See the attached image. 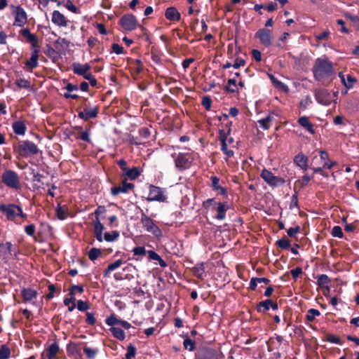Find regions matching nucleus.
<instances>
[{
    "instance_id": "9b49d317",
    "label": "nucleus",
    "mask_w": 359,
    "mask_h": 359,
    "mask_svg": "<svg viewBox=\"0 0 359 359\" xmlns=\"http://www.w3.org/2000/svg\"><path fill=\"white\" fill-rule=\"evenodd\" d=\"M315 97L318 103L325 106L329 105L332 102L331 94L325 89L316 90Z\"/></svg>"
},
{
    "instance_id": "2eb2a0df",
    "label": "nucleus",
    "mask_w": 359,
    "mask_h": 359,
    "mask_svg": "<svg viewBox=\"0 0 359 359\" xmlns=\"http://www.w3.org/2000/svg\"><path fill=\"white\" fill-rule=\"evenodd\" d=\"M133 188V184L128 183L126 182V181H123L121 185L112 187L111 189V192L113 196H116L121 193H128L130 190H132Z\"/></svg>"
},
{
    "instance_id": "e2e57ef3",
    "label": "nucleus",
    "mask_w": 359,
    "mask_h": 359,
    "mask_svg": "<svg viewBox=\"0 0 359 359\" xmlns=\"http://www.w3.org/2000/svg\"><path fill=\"white\" fill-rule=\"evenodd\" d=\"M77 309L81 311H85L88 309V305L87 302L79 300L77 302Z\"/></svg>"
},
{
    "instance_id": "e433bc0d",
    "label": "nucleus",
    "mask_w": 359,
    "mask_h": 359,
    "mask_svg": "<svg viewBox=\"0 0 359 359\" xmlns=\"http://www.w3.org/2000/svg\"><path fill=\"white\" fill-rule=\"evenodd\" d=\"M320 313L318 310L315 309H310L307 311L306 318L309 322H312L316 316H320Z\"/></svg>"
},
{
    "instance_id": "f03ea898",
    "label": "nucleus",
    "mask_w": 359,
    "mask_h": 359,
    "mask_svg": "<svg viewBox=\"0 0 359 359\" xmlns=\"http://www.w3.org/2000/svg\"><path fill=\"white\" fill-rule=\"evenodd\" d=\"M1 182L8 187L20 190L22 187L18 173L12 170H5L1 176Z\"/></svg>"
},
{
    "instance_id": "603ef678",
    "label": "nucleus",
    "mask_w": 359,
    "mask_h": 359,
    "mask_svg": "<svg viewBox=\"0 0 359 359\" xmlns=\"http://www.w3.org/2000/svg\"><path fill=\"white\" fill-rule=\"evenodd\" d=\"M16 85L21 88H29L30 83L25 79H20L16 81Z\"/></svg>"
},
{
    "instance_id": "37998d69",
    "label": "nucleus",
    "mask_w": 359,
    "mask_h": 359,
    "mask_svg": "<svg viewBox=\"0 0 359 359\" xmlns=\"http://www.w3.org/2000/svg\"><path fill=\"white\" fill-rule=\"evenodd\" d=\"M276 245L281 249L287 250L290 246V241L287 238H282L276 241Z\"/></svg>"
},
{
    "instance_id": "69168bd1",
    "label": "nucleus",
    "mask_w": 359,
    "mask_h": 359,
    "mask_svg": "<svg viewBox=\"0 0 359 359\" xmlns=\"http://www.w3.org/2000/svg\"><path fill=\"white\" fill-rule=\"evenodd\" d=\"M25 232L29 236H34L35 232V226L32 224L25 227Z\"/></svg>"
},
{
    "instance_id": "2f4dec72",
    "label": "nucleus",
    "mask_w": 359,
    "mask_h": 359,
    "mask_svg": "<svg viewBox=\"0 0 359 359\" xmlns=\"http://www.w3.org/2000/svg\"><path fill=\"white\" fill-rule=\"evenodd\" d=\"M124 262H123L122 259H118L116 262H114V263L109 264V266H107V269L104 271V276H107L110 272H111V271H114L115 269H116L117 268L120 267Z\"/></svg>"
},
{
    "instance_id": "c9c22d12",
    "label": "nucleus",
    "mask_w": 359,
    "mask_h": 359,
    "mask_svg": "<svg viewBox=\"0 0 359 359\" xmlns=\"http://www.w3.org/2000/svg\"><path fill=\"white\" fill-rule=\"evenodd\" d=\"M83 352L88 359H94L98 353L97 348H92L90 347H84Z\"/></svg>"
},
{
    "instance_id": "4d7b16f0",
    "label": "nucleus",
    "mask_w": 359,
    "mask_h": 359,
    "mask_svg": "<svg viewBox=\"0 0 359 359\" xmlns=\"http://www.w3.org/2000/svg\"><path fill=\"white\" fill-rule=\"evenodd\" d=\"M221 150L226 155L227 158H230L233 156V151L227 149L226 142H223V144H222Z\"/></svg>"
},
{
    "instance_id": "ddd939ff",
    "label": "nucleus",
    "mask_w": 359,
    "mask_h": 359,
    "mask_svg": "<svg viewBox=\"0 0 359 359\" xmlns=\"http://www.w3.org/2000/svg\"><path fill=\"white\" fill-rule=\"evenodd\" d=\"M37 292L32 288H22L21 290V295L25 302H31L34 306H36L34 299L37 297Z\"/></svg>"
},
{
    "instance_id": "a19ab883",
    "label": "nucleus",
    "mask_w": 359,
    "mask_h": 359,
    "mask_svg": "<svg viewBox=\"0 0 359 359\" xmlns=\"http://www.w3.org/2000/svg\"><path fill=\"white\" fill-rule=\"evenodd\" d=\"M75 301H76V299L73 297V296H71L70 298H66L64 300V304L67 306H68V310L69 311H72L74 309H75Z\"/></svg>"
},
{
    "instance_id": "b1692460",
    "label": "nucleus",
    "mask_w": 359,
    "mask_h": 359,
    "mask_svg": "<svg viewBox=\"0 0 359 359\" xmlns=\"http://www.w3.org/2000/svg\"><path fill=\"white\" fill-rule=\"evenodd\" d=\"M83 109L85 111L86 117H88V120L97 117L98 114L97 106L90 107L86 104Z\"/></svg>"
},
{
    "instance_id": "58836bf2",
    "label": "nucleus",
    "mask_w": 359,
    "mask_h": 359,
    "mask_svg": "<svg viewBox=\"0 0 359 359\" xmlns=\"http://www.w3.org/2000/svg\"><path fill=\"white\" fill-rule=\"evenodd\" d=\"M140 172L137 168H133L126 170V175L130 179L135 180L140 175Z\"/></svg>"
},
{
    "instance_id": "5701e85b",
    "label": "nucleus",
    "mask_w": 359,
    "mask_h": 359,
    "mask_svg": "<svg viewBox=\"0 0 359 359\" xmlns=\"http://www.w3.org/2000/svg\"><path fill=\"white\" fill-rule=\"evenodd\" d=\"M59 351V346L57 343H53L47 348L45 354L48 359H54Z\"/></svg>"
},
{
    "instance_id": "864d4df0",
    "label": "nucleus",
    "mask_w": 359,
    "mask_h": 359,
    "mask_svg": "<svg viewBox=\"0 0 359 359\" xmlns=\"http://www.w3.org/2000/svg\"><path fill=\"white\" fill-rule=\"evenodd\" d=\"M65 6L71 12L74 13H79V8L74 6L73 4V3L70 1V0H68L67 1V2L65 3Z\"/></svg>"
},
{
    "instance_id": "f704fd0d",
    "label": "nucleus",
    "mask_w": 359,
    "mask_h": 359,
    "mask_svg": "<svg viewBox=\"0 0 359 359\" xmlns=\"http://www.w3.org/2000/svg\"><path fill=\"white\" fill-rule=\"evenodd\" d=\"M222 356L217 351L208 349L205 353L204 359H220Z\"/></svg>"
},
{
    "instance_id": "774afa93",
    "label": "nucleus",
    "mask_w": 359,
    "mask_h": 359,
    "mask_svg": "<svg viewBox=\"0 0 359 359\" xmlns=\"http://www.w3.org/2000/svg\"><path fill=\"white\" fill-rule=\"evenodd\" d=\"M299 231H300V227L299 226H297L294 228L291 227V228L288 229L287 231V233L289 236L292 237L294 236V234L299 232Z\"/></svg>"
},
{
    "instance_id": "052dcab7",
    "label": "nucleus",
    "mask_w": 359,
    "mask_h": 359,
    "mask_svg": "<svg viewBox=\"0 0 359 359\" xmlns=\"http://www.w3.org/2000/svg\"><path fill=\"white\" fill-rule=\"evenodd\" d=\"M83 292V289L81 286H79V285H73L72 287H71V290H70V292H69V295L70 296H73L76 293V292H79V293H82Z\"/></svg>"
},
{
    "instance_id": "1a4fd4ad",
    "label": "nucleus",
    "mask_w": 359,
    "mask_h": 359,
    "mask_svg": "<svg viewBox=\"0 0 359 359\" xmlns=\"http://www.w3.org/2000/svg\"><path fill=\"white\" fill-rule=\"evenodd\" d=\"M120 25L126 31H133L137 26V20L133 15H125L120 20Z\"/></svg>"
},
{
    "instance_id": "39448f33",
    "label": "nucleus",
    "mask_w": 359,
    "mask_h": 359,
    "mask_svg": "<svg viewBox=\"0 0 359 359\" xmlns=\"http://www.w3.org/2000/svg\"><path fill=\"white\" fill-rule=\"evenodd\" d=\"M141 223L147 231L151 233L156 237H161L162 232L154 221L149 217L145 213L141 214Z\"/></svg>"
},
{
    "instance_id": "a18cd8bd",
    "label": "nucleus",
    "mask_w": 359,
    "mask_h": 359,
    "mask_svg": "<svg viewBox=\"0 0 359 359\" xmlns=\"http://www.w3.org/2000/svg\"><path fill=\"white\" fill-rule=\"evenodd\" d=\"M183 344H184V348L187 349L190 351H194L195 348V342L191 339H189V338L185 339Z\"/></svg>"
},
{
    "instance_id": "680f3d73",
    "label": "nucleus",
    "mask_w": 359,
    "mask_h": 359,
    "mask_svg": "<svg viewBox=\"0 0 359 359\" xmlns=\"http://www.w3.org/2000/svg\"><path fill=\"white\" fill-rule=\"evenodd\" d=\"M311 180V177L305 175L299 180H298V183L300 184L302 187H303L306 186Z\"/></svg>"
},
{
    "instance_id": "f257e3e1",
    "label": "nucleus",
    "mask_w": 359,
    "mask_h": 359,
    "mask_svg": "<svg viewBox=\"0 0 359 359\" xmlns=\"http://www.w3.org/2000/svg\"><path fill=\"white\" fill-rule=\"evenodd\" d=\"M314 77L319 81L330 77L333 74L332 62L327 59L318 58L312 69Z\"/></svg>"
},
{
    "instance_id": "473e14b6",
    "label": "nucleus",
    "mask_w": 359,
    "mask_h": 359,
    "mask_svg": "<svg viewBox=\"0 0 359 359\" xmlns=\"http://www.w3.org/2000/svg\"><path fill=\"white\" fill-rule=\"evenodd\" d=\"M148 255H149V258L151 260L158 261L159 264H160L161 266H163V267L166 266L165 262L163 259H162L161 258V257L156 252H155L154 251H152V250L148 251Z\"/></svg>"
},
{
    "instance_id": "f8f14e48",
    "label": "nucleus",
    "mask_w": 359,
    "mask_h": 359,
    "mask_svg": "<svg viewBox=\"0 0 359 359\" xmlns=\"http://www.w3.org/2000/svg\"><path fill=\"white\" fill-rule=\"evenodd\" d=\"M255 36L266 47L270 46L272 43V34L269 29H260L256 32Z\"/></svg>"
},
{
    "instance_id": "dca6fc26",
    "label": "nucleus",
    "mask_w": 359,
    "mask_h": 359,
    "mask_svg": "<svg viewBox=\"0 0 359 359\" xmlns=\"http://www.w3.org/2000/svg\"><path fill=\"white\" fill-rule=\"evenodd\" d=\"M52 22L59 27H67L68 25L67 18L58 11H54L53 12Z\"/></svg>"
},
{
    "instance_id": "20e7f679",
    "label": "nucleus",
    "mask_w": 359,
    "mask_h": 359,
    "mask_svg": "<svg viewBox=\"0 0 359 359\" xmlns=\"http://www.w3.org/2000/svg\"><path fill=\"white\" fill-rule=\"evenodd\" d=\"M10 8L12 15L15 18L13 25L23 27L27 22V15L25 9L20 6L11 5Z\"/></svg>"
},
{
    "instance_id": "8fccbe9b",
    "label": "nucleus",
    "mask_w": 359,
    "mask_h": 359,
    "mask_svg": "<svg viewBox=\"0 0 359 359\" xmlns=\"http://www.w3.org/2000/svg\"><path fill=\"white\" fill-rule=\"evenodd\" d=\"M331 234L334 237L342 238L343 232L341 228L339 226H334L332 229Z\"/></svg>"
},
{
    "instance_id": "4c0bfd02",
    "label": "nucleus",
    "mask_w": 359,
    "mask_h": 359,
    "mask_svg": "<svg viewBox=\"0 0 359 359\" xmlns=\"http://www.w3.org/2000/svg\"><path fill=\"white\" fill-rule=\"evenodd\" d=\"M20 34L26 38V39L30 42V41H35V39L37 38L36 35L32 34L28 29H22L20 30Z\"/></svg>"
},
{
    "instance_id": "49530a36",
    "label": "nucleus",
    "mask_w": 359,
    "mask_h": 359,
    "mask_svg": "<svg viewBox=\"0 0 359 359\" xmlns=\"http://www.w3.org/2000/svg\"><path fill=\"white\" fill-rule=\"evenodd\" d=\"M345 17L349 19L353 24L354 27L359 29V17L356 15H353L350 13H346Z\"/></svg>"
},
{
    "instance_id": "4468645a",
    "label": "nucleus",
    "mask_w": 359,
    "mask_h": 359,
    "mask_svg": "<svg viewBox=\"0 0 359 359\" xmlns=\"http://www.w3.org/2000/svg\"><path fill=\"white\" fill-rule=\"evenodd\" d=\"M175 162L176 167L180 169H187L191 165L189 156L184 154H179Z\"/></svg>"
},
{
    "instance_id": "de8ad7c7",
    "label": "nucleus",
    "mask_w": 359,
    "mask_h": 359,
    "mask_svg": "<svg viewBox=\"0 0 359 359\" xmlns=\"http://www.w3.org/2000/svg\"><path fill=\"white\" fill-rule=\"evenodd\" d=\"M136 348L131 344L128 346L127 353L125 355L126 359H132L135 357Z\"/></svg>"
},
{
    "instance_id": "5fc2aeb1",
    "label": "nucleus",
    "mask_w": 359,
    "mask_h": 359,
    "mask_svg": "<svg viewBox=\"0 0 359 359\" xmlns=\"http://www.w3.org/2000/svg\"><path fill=\"white\" fill-rule=\"evenodd\" d=\"M119 320L114 315H111L106 319V323L109 326L118 325Z\"/></svg>"
},
{
    "instance_id": "7ed1b4c3",
    "label": "nucleus",
    "mask_w": 359,
    "mask_h": 359,
    "mask_svg": "<svg viewBox=\"0 0 359 359\" xmlns=\"http://www.w3.org/2000/svg\"><path fill=\"white\" fill-rule=\"evenodd\" d=\"M1 211L10 220H15L18 217L25 219L26 215L23 213L22 208L14 204H3L0 205Z\"/></svg>"
},
{
    "instance_id": "13d9d810",
    "label": "nucleus",
    "mask_w": 359,
    "mask_h": 359,
    "mask_svg": "<svg viewBox=\"0 0 359 359\" xmlns=\"http://www.w3.org/2000/svg\"><path fill=\"white\" fill-rule=\"evenodd\" d=\"M56 212H57V217L60 219H65L67 216V213L66 210L62 207L59 206L57 208Z\"/></svg>"
},
{
    "instance_id": "bf43d9fd",
    "label": "nucleus",
    "mask_w": 359,
    "mask_h": 359,
    "mask_svg": "<svg viewBox=\"0 0 359 359\" xmlns=\"http://www.w3.org/2000/svg\"><path fill=\"white\" fill-rule=\"evenodd\" d=\"M135 255L144 256L146 255V250L144 247H137L133 250Z\"/></svg>"
},
{
    "instance_id": "79ce46f5",
    "label": "nucleus",
    "mask_w": 359,
    "mask_h": 359,
    "mask_svg": "<svg viewBox=\"0 0 359 359\" xmlns=\"http://www.w3.org/2000/svg\"><path fill=\"white\" fill-rule=\"evenodd\" d=\"M101 250L93 248L88 252V257L90 260L95 261L101 255Z\"/></svg>"
},
{
    "instance_id": "f3484780",
    "label": "nucleus",
    "mask_w": 359,
    "mask_h": 359,
    "mask_svg": "<svg viewBox=\"0 0 359 359\" xmlns=\"http://www.w3.org/2000/svg\"><path fill=\"white\" fill-rule=\"evenodd\" d=\"M13 252V245L10 242L0 243V257L6 258L11 255Z\"/></svg>"
},
{
    "instance_id": "6e6552de",
    "label": "nucleus",
    "mask_w": 359,
    "mask_h": 359,
    "mask_svg": "<svg viewBox=\"0 0 359 359\" xmlns=\"http://www.w3.org/2000/svg\"><path fill=\"white\" fill-rule=\"evenodd\" d=\"M261 177L268 184L271 186H278L285 182L284 180L275 176L271 172L266 169H264L262 171Z\"/></svg>"
},
{
    "instance_id": "412c9836",
    "label": "nucleus",
    "mask_w": 359,
    "mask_h": 359,
    "mask_svg": "<svg viewBox=\"0 0 359 359\" xmlns=\"http://www.w3.org/2000/svg\"><path fill=\"white\" fill-rule=\"evenodd\" d=\"M339 76L340 77L342 83L347 88H352L354 83L356 82V79L350 74H348L347 77L345 78L342 73H339Z\"/></svg>"
},
{
    "instance_id": "cd10ccee",
    "label": "nucleus",
    "mask_w": 359,
    "mask_h": 359,
    "mask_svg": "<svg viewBox=\"0 0 359 359\" xmlns=\"http://www.w3.org/2000/svg\"><path fill=\"white\" fill-rule=\"evenodd\" d=\"M13 128L15 133L18 135H24L26 130V126L22 121H16L13 123Z\"/></svg>"
},
{
    "instance_id": "0e129e2a",
    "label": "nucleus",
    "mask_w": 359,
    "mask_h": 359,
    "mask_svg": "<svg viewBox=\"0 0 359 359\" xmlns=\"http://www.w3.org/2000/svg\"><path fill=\"white\" fill-rule=\"evenodd\" d=\"M202 104L204 107L209 110L211 107V99L209 97H203L202 100Z\"/></svg>"
},
{
    "instance_id": "a878e982",
    "label": "nucleus",
    "mask_w": 359,
    "mask_h": 359,
    "mask_svg": "<svg viewBox=\"0 0 359 359\" xmlns=\"http://www.w3.org/2000/svg\"><path fill=\"white\" fill-rule=\"evenodd\" d=\"M193 272L195 276L203 279L205 276L204 264L203 263L196 264L193 269Z\"/></svg>"
},
{
    "instance_id": "6e6d98bb",
    "label": "nucleus",
    "mask_w": 359,
    "mask_h": 359,
    "mask_svg": "<svg viewBox=\"0 0 359 359\" xmlns=\"http://www.w3.org/2000/svg\"><path fill=\"white\" fill-rule=\"evenodd\" d=\"M139 133L142 137L147 139L149 137L151 131L149 128L143 127L139 130Z\"/></svg>"
},
{
    "instance_id": "393cba45",
    "label": "nucleus",
    "mask_w": 359,
    "mask_h": 359,
    "mask_svg": "<svg viewBox=\"0 0 359 359\" xmlns=\"http://www.w3.org/2000/svg\"><path fill=\"white\" fill-rule=\"evenodd\" d=\"M38 60H39V55H36V51H35L34 53H32L30 59L25 62V65L29 69L32 70L38 66V65H39Z\"/></svg>"
},
{
    "instance_id": "72a5a7b5",
    "label": "nucleus",
    "mask_w": 359,
    "mask_h": 359,
    "mask_svg": "<svg viewBox=\"0 0 359 359\" xmlns=\"http://www.w3.org/2000/svg\"><path fill=\"white\" fill-rule=\"evenodd\" d=\"M112 333L113 336L119 340H123L125 339V333L123 330L119 327H112L109 330Z\"/></svg>"
},
{
    "instance_id": "9d476101",
    "label": "nucleus",
    "mask_w": 359,
    "mask_h": 359,
    "mask_svg": "<svg viewBox=\"0 0 359 359\" xmlns=\"http://www.w3.org/2000/svg\"><path fill=\"white\" fill-rule=\"evenodd\" d=\"M91 66L89 64H80L75 62L72 64V70L75 74L82 76L85 79L92 75L90 72Z\"/></svg>"
},
{
    "instance_id": "c756f323",
    "label": "nucleus",
    "mask_w": 359,
    "mask_h": 359,
    "mask_svg": "<svg viewBox=\"0 0 359 359\" xmlns=\"http://www.w3.org/2000/svg\"><path fill=\"white\" fill-rule=\"evenodd\" d=\"M318 285L321 287H326L329 290L328 285L330 283V279L325 274H322L318 277Z\"/></svg>"
},
{
    "instance_id": "0eeeda50",
    "label": "nucleus",
    "mask_w": 359,
    "mask_h": 359,
    "mask_svg": "<svg viewBox=\"0 0 359 359\" xmlns=\"http://www.w3.org/2000/svg\"><path fill=\"white\" fill-rule=\"evenodd\" d=\"M19 153L22 156L34 155L38 153L36 145L28 140L21 142L18 145Z\"/></svg>"
},
{
    "instance_id": "c85d7f7f",
    "label": "nucleus",
    "mask_w": 359,
    "mask_h": 359,
    "mask_svg": "<svg viewBox=\"0 0 359 359\" xmlns=\"http://www.w3.org/2000/svg\"><path fill=\"white\" fill-rule=\"evenodd\" d=\"M273 121L271 114L268 115L266 118L260 119L257 121L259 126L264 130H268L271 126V123Z\"/></svg>"
},
{
    "instance_id": "ea45409f",
    "label": "nucleus",
    "mask_w": 359,
    "mask_h": 359,
    "mask_svg": "<svg viewBox=\"0 0 359 359\" xmlns=\"http://www.w3.org/2000/svg\"><path fill=\"white\" fill-rule=\"evenodd\" d=\"M118 237L119 233L117 231L104 233V240L107 242H113L116 241Z\"/></svg>"
},
{
    "instance_id": "7c9ffc66",
    "label": "nucleus",
    "mask_w": 359,
    "mask_h": 359,
    "mask_svg": "<svg viewBox=\"0 0 359 359\" xmlns=\"http://www.w3.org/2000/svg\"><path fill=\"white\" fill-rule=\"evenodd\" d=\"M271 304H272V301L270 299L260 302L257 305V311L259 313H265L269 309Z\"/></svg>"
},
{
    "instance_id": "a211bd4d",
    "label": "nucleus",
    "mask_w": 359,
    "mask_h": 359,
    "mask_svg": "<svg viewBox=\"0 0 359 359\" xmlns=\"http://www.w3.org/2000/svg\"><path fill=\"white\" fill-rule=\"evenodd\" d=\"M217 207V214L216 215V218L219 220H223L226 217V212L229 209V205L227 203H218Z\"/></svg>"
},
{
    "instance_id": "423d86ee",
    "label": "nucleus",
    "mask_w": 359,
    "mask_h": 359,
    "mask_svg": "<svg viewBox=\"0 0 359 359\" xmlns=\"http://www.w3.org/2000/svg\"><path fill=\"white\" fill-rule=\"evenodd\" d=\"M149 193L147 198L148 201L165 202L167 196L165 194V191L161 187L150 185L149 187Z\"/></svg>"
},
{
    "instance_id": "aec40b11",
    "label": "nucleus",
    "mask_w": 359,
    "mask_h": 359,
    "mask_svg": "<svg viewBox=\"0 0 359 359\" xmlns=\"http://www.w3.org/2000/svg\"><path fill=\"white\" fill-rule=\"evenodd\" d=\"M165 17L167 19L172 21H177L180 18V14L174 7L168 8L165 11Z\"/></svg>"
},
{
    "instance_id": "3c124183",
    "label": "nucleus",
    "mask_w": 359,
    "mask_h": 359,
    "mask_svg": "<svg viewBox=\"0 0 359 359\" xmlns=\"http://www.w3.org/2000/svg\"><path fill=\"white\" fill-rule=\"evenodd\" d=\"M226 89L229 92L234 93L236 91V81L234 79H231L228 81V86Z\"/></svg>"
},
{
    "instance_id": "c03bdc74",
    "label": "nucleus",
    "mask_w": 359,
    "mask_h": 359,
    "mask_svg": "<svg viewBox=\"0 0 359 359\" xmlns=\"http://www.w3.org/2000/svg\"><path fill=\"white\" fill-rule=\"evenodd\" d=\"M11 351L6 345L0 348V359H8L10 357Z\"/></svg>"
},
{
    "instance_id": "bb28decb",
    "label": "nucleus",
    "mask_w": 359,
    "mask_h": 359,
    "mask_svg": "<svg viewBox=\"0 0 359 359\" xmlns=\"http://www.w3.org/2000/svg\"><path fill=\"white\" fill-rule=\"evenodd\" d=\"M211 181H212V187L214 190L215 191H219L220 194L222 195H225L226 193V191L224 188L222 187L219 185V180L218 177L215 176L211 177Z\"/></svg>"
},
{
    "instance_id": "09e8293b",
    "label": "nucleus",
    "mask_w": 359,
    "mask_h": 359,
    "mask_svg": "<svg viewBox=\"0 0 359 359\" xmlns=\"http://www.w3.org/2000/svg\"><path fill=\"white\" fill-rule=\"evenodd\" d=\"M104 230V226L99 220L98 217H96L94 222V231L95 233H102Z\"/></svg>"
},
{
    "instance_id": "4be33fe9",
    "label": "nucleus",
    "mask_w": 359,
    "mask_h": 359,
    "mask_svg": "<svg viewBox=\"0 0 359 359\" xmlns=\"http://www.w3.org/2000/svg\"><path fill=\"white\" fill-rule=\"evenodd\" d=\"M294 161L302 169H304V170L307 169L308 158L305 155H304L302 154H297L294 157Z\"/></svg>"
},
{
    "instance_id": "6ab92c4d",
    "label": "nucleus",
    "mask_w": 359,
    "mask_h": 359,
    "mask_svg": "<svg viewBox=\"0 0 359 359\" xmlns=\"http://www.w3.org/2000/svg\"><path fill=\"white\" fill-rule=\"evenodd\" d=\"M299 124L311 134L315 133L312 123L306 116H302L298 119Z\"/></svg>"
},
{
    "instance_id": "338daca9",
    "label": "nucleus",
    "mask_w": 359,
    "mask_h": 359,
    "mask_svg": "<svg viewBox=\"0 0 359 359\" xmlns=\"http://www.w3.org/2000/svg\"><path fill=\"white\" fill-rule=\"evenodd\" d=\"M30 43H32V46H31L32 53H34L36 51V54L39 55V46L38 45L37 38L35 39V41H30Z\"/></svg>"
}]
</instances>
